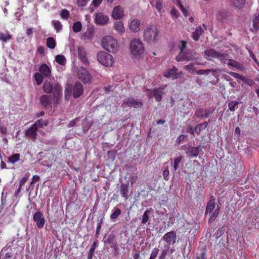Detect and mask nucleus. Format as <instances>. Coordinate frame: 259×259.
Instances as JSON below:
<instances>
[{"label": "nucleus", "mask_w": 259, "mask_h": 259, "mask_svg": "<svg viewBox=\"0 0 259 259\" xmlns=\"http://www.w3.org/2000/svg\"><path fill=\"white\" fill-rule=\"evenodd\" d=\"M84 88L80 82H76L73 86L69 85L64 91L65 98L68 100L72 94L74 99L79 98L83 93Z\"/></svg>", "instance_id": "obj_1"}, {"label": "nucleus", "mask_w": 259, "mask_h": 259, "mask_svg": "<svg viewBox=\"0 0 259 259\" xmlns=\"http://www.w3.org/2000/svg\"><path fill=\"white\" fill-rule=\"evenodd\" d=\"M103 48L109 52L116 53L119 48L117 40L111 36H106L102 39Z\"/></svg>", "instance_id": "obj_2"}, {"label": "nucleus", "mask_w": 259, "mask_h": 259, "mask_svg": "<svg viewBox=\"0 0 259 259\" xmlns=\"http://www.w3.org/2000/svg\"><path fill=\"white\" fill-rule=\"evenodd\" d=\"M158 36L159 30L155 25H148L144 31V38L148 42H155Z\"/></svg>", "instance_id": "obj_3"}, {"label": "nucleus", "mask_w": 259, "mask_h": 259, "mask_svg": "<svg viewBox=\"0 0 259 259\" xmlns=\"http://www.w3.org/2000/svg\"><path fill=\"white\" fill-rule=\"evenodd\" d=\"M130 51L132 55L137 58L144 54L145 48L142 41L139 38H134L130 44Z\"/></svg>", "instance_id": "obj_4"}, {"label": "nucleus", "mask_w": 259, "mask_h": 259, "mask_svg": "<svg viewBox=\"0 0 259 259\" xmlns=\"http://www.w3.org/2000/svg\"><path fill=\"white\" fill-rule=\"evenodd\" d=\"M97 58L101 64L106 67L112 66L114 61L111 55L104 51L99 52L97 53Z\"/></svg>", "instance_id": "obj_5"}, {"label": "nucleus", "mask_w": 259, "mask_h": 259, "mask_svg": "<svg viewBox=\"0 0 259 259\" xmlns=\"http://www.w3.org/2000/svg\"><path fill=\"white\" fill-rule=\"evenodd\" d=\"M78 78L84 83H90L92 81V76L87 69L83 67L78 70Z\"/></svg>", "instance_id": "obj_6"}, {"label": "nucleus", "mask_w": 259, "mask_h": 259, "mask_svg": "<svg viewBox=\"0 0 259 259\" xmlns=\"http://www.w3.org/2000/svg\"><path fill=\"white\" fill-rule=\"evenodd\" d=\"M198 58L197 54L196 52H194L192 51H189L186 53L182 54H179L176 56V60L178 62H181L183 61H192L197 60Z\"/></svg>", "instance_id": "obj_7"}, {"label": "nucleus", "mask_w": 259, "mask_h": 259, "mask_svg": "<svg viewBox=\"0 0 259 259\" xmlns=\"http://www.w3.org/2000/svg\"><path fill=\"white\" fill-rule=\"evenodd\" d=\"M123 103L129 107L136 109L141 108L143 105L142 101L132 97L126 98L123 101Z\"/></svg>", "instance_id": "obj_8"}, {"label": "nucleus", "mask_w": 259, "mask_h": 259, "mask_svg": "<svg viewBox=\"0 0 259 259\" xmlns=\"http://www.w3.org/2000/svg\"><path fill=\"white\" fill-rule=\"evenodd\" d=\"M33 221L36 222L37 227L41 229L43 228L46 220L43 217V214L41 212L37 211L35 212L33 216Z\"/></svg>", "instance_id": "obj_9"}, {"label": "nucleus", "mask_w": 259, "mask_h": 259, "mask_svg": "<svg viewBox=\"0 0 259 259\" xmlns=\"http://www.w3.org/2000/svg\"><path fill=\"white\" fill-rule=\"evenodd\" d=\"M34 126L35 125H33L32 124L31 126L25 132V135L26 137L31 139L33 141H34L36 139L37 136V129Z\"/></svg>", "instance_id": "obj_10"}, {"label": "nucleus", "mask_w": 259, "mask_h": 259, "mask_svg": "<svg viewBox=\"0 0 259 259\" xmlns=\"http://www.w3.org/2000/svg\"><path fill=\"white\" fill-rule=\"evenodd\" d=\"M119 191L124 199L127 200L129 197V183H121L119 189Z\"/></svg>", "instance_id": "obj_11"}, {"label": "nucleus", "mask_w": 259, "mask_h": 259, "mask_svg": "<svg viewBox=\"0 0 259 259\" xmlns=\"http://www.w3.org/2000/svg\"><path fill=\"white\" fill-rule=\"evenodd\" d=\"M162 239L169 245H173L176 243L177 239L176 234L174 231L167 232L163 236Z\"/></svg>", "instance_id": "obj_12"}, {"label": "nucleus", "mask_w": 259, "mask_h": 259, "mask_svg": "<svg viewBox=\"0 0 259 259\" xmlns=\"http://www.w3.org/2000/svg\"><path fill=\"white\" fill-rule=\"evenodd\" d=\"M109 20L108 17L102 13H97L95 18V22L100 25L105 24Z\"/></svg>", "instance_id": "obj_13"}, {"label": "nucleus", "mask_w": 259, "mask_h": 259, "mask_svg": "<svg viewBox=\"0 0 259 259\" xmlns=\"http://www.w3.org/2000/svg\"><path fill=\"white\" fill-rule=\"evenodd\" d=\"M219 52H217L214 49H210L204 51V57L207 60H211L212 59H217Z\"/></svg>", "instance_id": "obj_14"}, {"label": "nucleus", "mask_w": 259, "mask_h": 259, "mask_svg": "<svg viewBox=\"0 0 259 259\" xmlns=\"http://www.w3.org/2000/svg\"><path fill=\"white\" fill-rule=\"evenodd\" d=\"M112 16L114 19H120L123 16V10L120 6H116L113 10Z\"/></svg>", "instance_id": "obj_15"}, {"label": "nucleus", "mask_w": 259, "mask_h": 259, "mask_svg": "<svg viewBox=\"0 0 259 259\" xmlns=\"http://www.w3.org/2000/svg\"><path fill=\"white\" fill-rule=\"evenodd\" d=\"M177 71L178 69L174 66L172 68L166 70L163 75L166 78L171 77L173 79H177L178 78Z\"/></svg>", "instance_id": "obj_16"}, {"label": "nucleus", "mask_w": 259, "mask_h": 259, "mask_svg": "<svg viewBox=\"0 0 259 259\" xmlns=\"http://www.w3.org/2000/svg\"><path fill=\"white\" fill-rule=\"evenodd\" d=\"M140 21L138 19H135L133 20L129 25L130 29L134 32H138L140 30Z\"/></svg>", "instance_id": "obj_17"}, {"label": "nucleus", "mask_w": 259, "mask_h": 259, "mask_svg": "<svg viewBox=\"0 0 259 259\" xmlns=\"http://www.w3.org/2000/svg\"><path fill=\"white\" fill-rule=\"evenodd\" d=\"M40 73L46 77H50L51 74L50 68L45 63L41 64L39 67Z\"/></svg>", "instance_id": "obj_18"}, {"label": "nucleus", "mask_w": 259, "mask_h": 259, "mask_svg": "<svg viewBox=\"0 0 259 259\" xmlns=\"http://www.w3.org/2000/svg\"><path fill=\"white\" fill-rule=\"evenodd\" d=\"M39 102L44 107H47L51 104V98L50 96L44 95L40 97Z\"/></svg>", "instance_id": "obj_19"}, {"label": "nucleus", "mask_w": 259, "mask_h": 259, "mask_svg": "<svg viewBox=\"0 0 259 259\" xmlns=\"http://www.w3.org/2000/svg\"><path fill=\"white\" fill-rule=\"evenodd\" d=\"M30 174L28 172L25 174V176L22 178L19 181V186L17 190L15 191V195L18 196L21 192L22 190V187L25 184L26 182L27 181Z\"/></svg>", "instance_id": "obj_20"}, {"label": "nucleus", "mask_w": 259, "mask_h": 259, "mask_svg": "<svg viewBox=\"0 0 259 259\" xmlns=\"http://www.w3.org/2000/svg\"><path fill=\"white\" fill-rule=\"evenodd\" d=\"M114 27L117 32L120 35H122L124 32V27L123 23L121 21L115 22Z\"/></svg>", "instance_id": "obj_21"}, {"label": "nucleus", "mask_w": 259, "mask_h": 259, "mask_svg": "<svg viewBox=\"0 0 259 259\" xmlns=\"http://www.w3.org/2000/svg\"><path fill=\"white\" fill-rule=\"evenodd\" d=\"M215 207L214 199L212 198L207 203L205 209V214H210Z\"/></svg>", "instance_id": "obj_22"}, {"label": "nucleus", "mask_w": 259, "mask_h": 259, "mask_svg": "<svg viewBox=\"0 0 259 259\" xmlns=\"http://www.w3.org/2000/svg\"><path fill=\"white\" fill-rule=\"evenodd\" d=\"M203 32L204 30L202 28L201 26H199L196 29L195 31L193 32L192 34L193 39L195 41L198 40L200 37L202 35Z\"/></svg>", "instance_id": "obj_23"}, {"label": "nucleus", "mask_w": 259, "mask_h": 259, "mask_svg": "<svg viewBox=\"0 0 259 259\" xmlns=\"http://www.w3.org/2000/svg\"><path fill=\"white\" fill-rule=\"evenodd\" d=\"M94 29L93 27H89L87 29L86 32L83 33L82 38L83 39H90L93 36Z\"/></svg>", "instance_id": "obj_24"}, {"label": "nucleus", "mask_w": 259, "mask_h": 259, "mask_svg": "<svg viewBox=\"0 0 259 259\" xmlns=\"http://www.w3.org/2000/svg\"><path fill=\"white\" fill-rule=\"evenodd\" d=\"M107 242L110 245V247L116 249L117 247V244L115 240V235H110L107 239Z\"/></svg>", "instance_id": "obj_25"}, {"label": "nucleus", "mask_w": 259, "mask_h": 259, "mask_svg": "<svg viewBox=\"0 0 259 259\" xmlns=\"http://www.w3.org/2000/svg\"><path fill=\"white\" fill-rule=\"evenodd\" d=\"M53 85L52 83L48 81H45L43 84L42 89L47 94H50L53 91Z\"/></svg>", "instance_id": "obj_26"}, {"label": "nucleus", "mask_w": 259, "mask_h": 259, "mask_svg": "<svg viewBox=\"0 0 259 259\" xmlns=\"http://www.w3.org/2000/svg\"><path fill=\"white\" fill-rule=\"evenodd\" d=\"M78 54L79 57L81 61L84 63L88 62V59L86 57V53L82 48H79L78 50Z\"/></svg>", "instance_id": "obj_27"}, {"label": "nucleus", "mask_w": 259, "mask_h": 259, "mask_svg": "<svg viewBox=\"0 0 259 259\" xmlns=\"http://www.w3.org/2000/svg\"><path fill=\"white\" fill-rule=\"evenodd\" d=\"M252 26L254 31L259 30V14L254 15L252 20Z\"/></svg>", "instance_id": "obj_28"}, {"label": "nucleus", "mask_w": 259, "mask_h": 259, "mask_svg": "<svg viewBox=\"0 0 259 259\" xmlns=\"http://www.w3.org/2000/svg\"><path fill=\"white\" fill-rule=\"evenodd\" d=\"M201 151V149L199 146L193 147L189 150L190 155L192 157H196Z\"/></svg>", "instance_id": "obj_29"}, {"label": "nucleus", "mask_w": 259, "mask_h": 259, "mask_svg": "<svg viewBox=\"0 0 259 259\" xmlns=\"http://www.w3.org/2000/svg\"><path fill=\"white\" fill-rule=\"evenodd\" d=\"M121 213V210L117 208L114 207L113 209V212L110 215V219L112 220H116L119 215H120Z\"/></svg>", "instance_id": "obj_30"}, {"label": "nucleus", "mask_w": 259, "mask_h": 259, "mask_svg": "<svg viewBox=\"0 0 259 259\" xmlns=\"http://www.w3.org/2000/svg\"><path fill=\"white\" fill-rule=\"evenodd\" d=\"M55 61L61 65H65L66 63V59L62 55H57L55 57Z\"/></svg>", "instance_id": "obj_31"}, {"label": "nucleus", "mask_w": 259, "mask_h": 259, "mask_svg": "<svg viewBox=\"0 0 259 259\" xmlns=\"http://www.w3.org/2000/svg\"><path fill=\"white\" fill-rule=\"evenodd\" d=\"M97 246L98 243H97V242H94L88 252L87 259H92L94 252Z\"/></svg>", "instance_id": "obj_32"}, {"label": "nucleus", "mask_w": 259, "mask_h": 259, "mask_svg": "<svg viewBox=\"0 0 259 259\" xmlns=\"http://www.w3.org/2000/svg\"><path fill=\"white\" fill-rule=\"evenodd\" d=\"M47 46L51 49H53L55 48L56 43L53 37H49L47 39Z\"/></svg>", "instance_id": "obj_33"}, {"label": "nucleus", "mask_w": 259, "mask_h": 259, "mask_svg": "<svg viewBox=\"0 0 259 259\" xmlns=\"http://www.w3.org/2000/svg\"><path fill=\"white\" fill-rule=\"evenodd\" d=\"M169 249V247L167 245H164V247L162 250L161 254L159 256V259H165L168 254Z\"/></svg>", "instance_id": "obj_34"}, {"label": "nucleus", "mask_w": 259, "mask_h": 259, "mask_svg": "<svg viewBox=\"0 0 259 259\" xmlns=\"http://www.w3.org/2000/svg\"><path fill=\"white\" fill-rule=\"evenodd\" d=\"M52 23L57 32L62 29L63 26L59 20H54L52 21Z\"/></svg>", "instance_id": "obj_35"}, {"label": "nucleus", "mask_w": 259, "mask_h": 259, "mask_svg": "<svg viewBox=\"0 0 259 259\" xmlns=\"http://www.w3.org/2000/svg\"><path fill=\"white\" fill-rule=\"evenodd\" d=\"M20 155L18 153L14 154L8 157V162L11 163H15L20 160Z\"/></svg>", "instance_id": "obj_36"}, {"label": "nucleus", "mask_w": 259, "mask_h": 259, "mask_svg": "<svg viewBox=\"0 0 259 259\" xmlns=\"http://www.w3.org/2000/svg\"><path fill=\"white\" fill-rule=\"evenodd\" d=\"M161 91L159 89H155L153 91V95L157 102H159L162 99Z\"/></svg>", "instance_id": "obj_37"}, {"label": "nucleus", "mask_w": 259, "mask_h": 259, "mask_svg": "<svg viewBox=\"0 0 259 259\" xmlns=\"http://www.w3.org/2000/svg\"><path fill=\"white\" fill-rule=\"evenodd\" d=\"M33 125H35L37 130L39 128L42 127L44 125L47 126L48 125V122L46 121H43L41 119L37 120L35 123L32 124Z\"/></svg>", "instance_id": "obj_38"}, {"label": "nucleus", "mask_w": 259, "mask_h": 259, "mask_svg": "<svg viewBox=\"0 0 259 259\" xmlns=\"http://www.w3.org/2000/svg\"><path fill=\"white\" fill-rule=\"evenodd\" d=\"M232 2L236 8L241 9L244 5L245 0H232Z\"/></svg>", "instance_id": "obj_39"}, {"label": "nucleus", "mask_w": 259, "mask_h": 259, "mask_svg": "<svg viewBox=\"0 0 259 259\" xmlns=\"http://www.w3.org/2000/svg\"><path fill=\"white\" fill-rule=\"evenodd\" d=\"M150 213V209H147L144 212V214L142 216V220L141 223L143 224H146L147 222H148L149 220V214Z\"/></svg>", "instance_id": "obj_40"}, {"label": "nucleus", "mask_w": 259, "mask_h": 259, "mask_svg": "<svg viewBox=\"0 0 259 259\" xmlns=\"http://www.w3.org/2000/svg\"><path fill=\"white\" fill-rule=\"evenodd\" d=\"M82 29V24L80 22L77 21L73 23L72 26V29L75 33L80 32Z\"/></svg>", "instance_id": "obj_41"}, {"label": "nucleus", "mask_w": 259, "mask_h": 259, "mask_svg": "<svg viewBox=\"0 0 259 259\" xmlns=\"http://www.w3.org/2000/svg\"><path fill=\"white\" fill-rule=\"evenodd\" d=\"M239 104V102L235 101H232L228 104V107L229 110L232 111L234 112L236 108H237L238 105Z\"/></svg>", "instance_id": "obj_42"}, {"label": "nucleus", "mask_w": 259, "mask_h": 259, "mask_svg": "<svg viewBox=\"0 0 259 259\" xmlns=\"http://www.w3.org/2000/svg\"><path fill=\"white\" fill-rule=\"evenodd\" d=\"M204 109L202 108H199L196 109L195 112V116L197 118H203L204 117Z\"/></svg>", "instance_id": "obj_43"}, {"label": "nucleus", "mask_w": 259, "mask_h": 259, "mask_svg": "<svg viewBox=\"0 0 259 259\" xmlns=\"http://www.w3.org/2000/svg\"><path fill=\"white\" fill-rule=\"evenodd\" d=\"M156 9L157 10L158 13L161 12V10L163 8V5L161 0H156L155 1L154 6Z\"/></svg>", "instance_id": "obj_44"}, {"label": "nucleus", "mask_w": 259, "mask_h": 259, "mask_svg": "<svg viewBox=\"0 0 259 259\" xmlns=\"http://www.w3.org/2000/svg\"><path fill=\"white\" fill-rule=\"evenodd\" d=\"M34 76L35 81L38 85L40 84L44 80V78L42 75L41 73L36 72L34 74Z\"/></svg>", "instance_id": "obj_45"}, {"label": "nucleus", "mask_w": 259, "mask_h": 259, "mask_svg": "<svg viewBox=\"0 0 259 259\" xmlns=\"http://www.w3.org/2000/svg\"><path fill=\"white\" fill-rule=\"evenodd\" d=\"M228 55L226 54H222L219 52L217 57V59H219L222 63H226L227 61Z\"/></svg>", "instance_id": "obj_46"}, {"label": "nucleus", "mask_w": 259, "mask_h": 259, "mask_svg": "<svg viewBox=\"0 0 259 259\" xmlns=\"http://www.w3.org/2000/svg\"><path fill=\"white\" fill-rule=\"evenodd\" d=\"M60 16L62 18L67 20L70 16V13L67 9H63L60 13Z\"/></svg>", "instance_id": "obj_47"}, {"label": "nucleus", "mask_w": 259, "mask_h": 259, "mask_svg": "<svg viewBox=\"0 0 259 259\" xmlns=\"http://www.w3.org/2000/svg\"><path fill=\"white\" fill-rule=\"evenodd\" d=\"M12 38V36L10 34H4V33L0 32V40H2L4 42H6L7 40L11 39Z\"/></svg>", "instance_id": "obj_48"}, {"label": "nucleus", "mask_w": 259, "mask_h": 259, "mask_svg": "<svg viewBox=\"0 0 259 259\" xmlns=\"http://www.w3.org/2000/svg\"><path fill=\"white\" fill-rule=\"evenodd\" d=\"M159 252V249L158 247H155L152 251L149 258L155 259Z\"/></svg>", "instance_id": "obj_49"}, {"label": "nucleus", "mask_w": 259, "mask_h": 259, "mask_svg": "<svg viewBox=\"0 0 259 259\" xmlns=\"http://www.w3.org/2000/svg\"><path fill=\"white\" fill-rule=\"evenodd\" d=\"M216 72L215 70L214 69H206V70H197L196 71V73L197 74H204L205 73L206 74H208L210 72Z\"/></svg>", "instance_id": "obj_50"}, {"label": "nucleus", "mask_w": 259, "mask_h": 259, "mask_svg": "<svg viewBox=\"0 0 259 259\" xmlns=\"http://www.w3.org/2000/svg\"><path fill=\"white\" fill-rule=\"evenodd\" d=\"M182 159V156H179L175 158L174 160V168L175 170H177L179 163Z\"/></svg>", "instance_id": "obj_51"}, {"label": "nucleus", "mask_w": 259, "mask_h": 259, "mask_svg": "<svg viewBox=\"0 0 259 259\" xmlns=\"http://www.w3.org/2000/svg\"><path fill=\"white\" fill-rule=\"evenodd\" d=\"M228 65L237 68H240V64L236 61L229 59L228 62Z\"/></svg>", "instance_id": "obj_52"}, {"label": "nucleus", "mask_w": 259, "mask_h": 259, "mask_svg": "<svg viewBox=\"0 0 259 259\" xmlns=\"http://www.w3.org/2000/svg\"><path fill=\"white\" fill-rule=\"evenodd\" d=\"M242 81L250 87H251L254 83V81L252 79L247 78L245 76L242 77Z\"/></svg>", "instance_id": "obj_53"}, {"label": "nucleus", "mask_w": 259, "mask_h": 259, "mask_svg": "<svg viewBox=\"0 0 259 259\" xmlns=\"http://www.w3.org/2000/svg\"><path fill=\"white\" fill-rule=\"evenodd\" d=\"M180 42L181 43V46H179V48L180 50L179 54H182L183 53L184 50L186 47L187 41L185 40H181Z\"/></svg>", "instance_id": "obj_54"}, {"label": "nucleus", "mask_w": 259, "mask_h": 259, "mask_svg": "<svg viewBox=\"0 0 259 259\" xmlns=\"http://www.w3.org/2000/svg\"><path fill=\"white\" fill-rule=\"evenodd\" d=\"M184 69L187 70L189 72H193L194 71L195 68L194 65L192 63H190L188 65L184 66Z\"/></svg>", "instance_id": "obj_55"}, {"label": "nucleus", "mask_w": 259, "mask_h": 259, "mask_svg": "<svg viewBox=\"0 0 259 259\" xmlns=\"http://www.w3.org/2000/svg\"><path fill=\"white\" fill-rule=\"evenodd\" d=\"M212 113L213 110H211L210 109H204V117L206 118L209 117Z\"/></svg>", "instance_id": "obj_56"}, {"label": "nucleus", "mask_w": 259, "mask_h": 259, "mask_svg": "<svg viewBox=\"0 0 259 259\" xmlns=\"http://www.w3.org/2000/svg\"><path fill=\"white\" fill-rule=\"evenodd\" d=\"M90 0H77L76 4L78 7L85 6Z\"/></svg>", "instance_id": "obj_57"}, {"label": "nucleus", "mask_w": 259, "mask_h": 259, "mask_svg": "<svg viewBox=\"0 0 259 259\" xmlns=\"http://www.w3.org/2000/svg\"><path fill=\"white\" fill-rule=\"evenodd\" d=\"M170 14L172 17H174L176 18H178L179 16V13L178 10L175 8H173L171 9V10L170 11Z\"/></svg>", "instance_id": "obj_58"}, {"label": "nucleus", "mask_w": 259, "mask_h": 259, "mask_svg": "<svg viewBox=\"0 0 259 259\" xmlns=\"http://www.w3.org/2000/svg\"><path fill=\"white\" fill-rule=\"evenodd\" d=\"M203 130V125H201L200 124H197L194 129L195 132L197 134L199 135L201 131Z\"/></svg>", "instance_id": "obj_59"}, {"label": "nucleus", "mask_w": 259, "mask_h": 259, "mask_svg": "<svg viewBox=\"0 0 259 259\" xmlns=\"http://www.w3.org/2000/svg\"><path fill=\"white\" fill-rule=\"evenodd\" d=\"M187 137V136L186 135H181L179 136L176 140L177 143L180 144L181 142Z\"/></svg>", "instance_id": "obj_60"}, {"label": "nucleus", "mask_w": 259, "mask_h": 259, "mask_svg": "<svg viewBox=\"0 0 259 259\" xmlns=\"http://www.w3.org/2000/svg\"><path fill=\"white\" fill-rule=\"evenodd\" d=\"M169 171L168 168L165 169L163 172V176L164 178V179L165 181H168L169 179Z\"/></svg>", "instance_id": "obj_61"}, {"label": "nucleus", "mask_w": 259, "mask_h": 259, "mask_svg": "<svg viewBox=\"0 0 259 259\" xmlns=\"http://www.w3.org/2000/svg\"><path fill=\"white\" fill-rule=\"evenodd\" d=\"M210 215L209 219V222L211 223L214 221V220L217 217V212H211L210 214H209Z\"/></svg>", "instance_id": "obj_62"}, {"label": "nucleus", "mask_w": 259, "mask_h": 259, "mask_svg": "<svg viewBox=\"0 0 259 259\" xmlns=\"http://www.w3.org/2000/svg\"><path fill=\"white\" fill-rule=\"evenodd\" d=\"M230 74L233 77H234L235 78H239V79H241V80H243L242 77H244L243 76H242V75H240L239 73H237L236 72H230Z\"/></svg>", "instance_id": "obj_63"}, {"label": "nucleus", "mask_w": 259, "mask_h": 259, "mask_svg": "<svg viewBox=\"0 0 259 259\" xmlns=\"http://www.w3.org/2000/svg\"><path fill=\"white\" fill-rule=\"evenodd\" d=\"M103 219H104V218L103 217L102 218L98 219L96 229L101 230V227H102V223L103 222Z\"/></svg>", "instance_id": "obj_64"}]
</instances>
